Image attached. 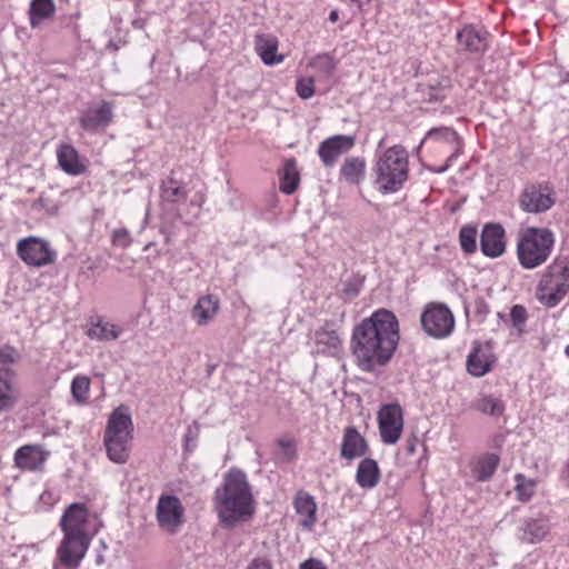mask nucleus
I'll use <instances>...</instances> for the list:
<instances>
[{
  "label": "nucleus",
  "instance_id": "1",
  "mask_svg": "<svg viewBox=\"0 0 569 569\" xmlns=\"http://www.w3.org/2000/svg\"><path fill=\"white\" fill-rule=\"evenodd\" d=\"M400 340L399 321L393 312L378 309L352 330L350 349L356 366L375 372L392 359Z\"/></svg>",
  "mask_w": 569,
  "mask_h": 569
},
{
  "label": "nucleus",
  "instance_id": "2",
  "mask_svg": "<svg viewBox=\"0 0 569 569\" xmlns=\"http://www.w3.org/2000/svg\"><path fill=\"white\" fill-rule=\"evenodd\" d=\"M254 499L247 475L237 468L230 469L213 495V507L222 527L232 528L254 511Z\"/></svg>",
  "mask_w": 569,
  "mask_h": 569
},
{
  "label": "nucleus",
  "instance_id": "3",
  "mask_svg": "<svg viewBox=\"0 0 569 569\" xmlns=\"http://www.w3.org/2000/svg\"><path fill=\"white\" fill-rule=\"evenodd\" d=\"M88 508L84 503H71L63 512L60 527L63 538L57 548L53 569H78L92 540L87 532Z\"/></svg>",
  "mask_w": 569,
  "mask_h": 569
},
{
  "label": "nucleus",
  "instance_id": "4",
  "mask_svg": "<svg viewBox=\"0 0 569 569\" xmlns=\"http://www.w3.org/2000/svg\"><path fill=\"white\" fill-rule=\"evenodd\" d=\"M373 186L381 194L400 191L409 178V154L401 144H395L376 154L372 167Z\"/></svg>",
  "mask_w": 569,
  "mask_h": 569
},
{
  "label": "nucleus",
  "instance_id": "5",
  "mask_svg": "<svg viewBox=\"0 0 569 569\" xmlns=\"http://www.w3.org/2000/svg\"><path fill=\"white\" fill-rule=\"evenodd\" d=\"M132 439L131 416L128 408L120 406L110 413L106 425L103 445L107 457L114 463H126L130 457Z\"/></svg>",
  "mask_w": 569,
  "mask_h": 569
},
{
  "label": "nucleus",
  "instance_id": "6",
  "mask_svg": "<svg viewBox=\"0 0 569 569\" xmlns=\"http://www.w3.org/2000/svg\"><path fill=\"white\" fill-rule=\"evenodd\" d=\"M555 244V236L547 228L530 227L526 229L517 243V257L525 269H535L543 264L550 257Z\"/></svg>",
  "mask_w": 569,
  "mask_h": 569
},
{
  "label": "nucleus",
  "instance_id": "7",
  "mask_svg": "<svg viewBox=\"0 0 569 569\" xmlns=\"http://www.w3.org/2000/svg\"><path fill=\"white\" fill-rule=\"evenodd\" d=\"M569 291V266L565 261H555L538 287L539 300L547 307L557 306Z\"/></svg>",
  "mask_w": 569,
  "mask_h": 569
},
{
  "label": "nucleus",
  "instance_id": "8",
  "mask_svg": "<svg viewBox=\"0 0 569 569\" xmlns=\"http://www.w3.org/2000/svg\"><path fill=\"white\" fill-rule=\"evenodd\" d=\"M557 200L553 187L548 182L528 183L519 196V207L527 213H542L550 210Z\"/></svg>",
  "mask_w": 569,
  "mask_h": 569
},
{
  "label": "nucleus",
  "instance_id": "9",
  "mask_svg": "<svg viewBox=\"0 0 569 569\" xmlns=\"http://www.w3.org/2000/svg\"><path fill=\"white\" fill-rule=\"evenodd\" d=\"M420 321L425 332L436 339L447 338L455 328V317L451 310L446 305L437 302L426 306Z\"/></svg>",
  "mask_w": 569,
  "mask_h": 569
},
{
  "label": "nucleus",
  "instance_id": "10",
  "mask_svg": "<svg viewBox=\"0 0 569 569\" xmlns=\"http://www.w3.org/2000/svg\"><path fill=\"white\" fill-rule=\"evenodd\" d=\"M186 509L174 495H161L156 506L158 527L168 535L178 533L184 525Z\"/></svg>",
  "mask_w": 569,
  "mask_h": 569
},
{
  "label": "nucleus",
  "instance_id": "11",
  "mask_svg": "<svg viewBox=\"0 0 569 569\" xmlns=\"http://www.w3.org/2000/svg\"><path fill=\"white\" fill-rule=\"evenodd\" d=\"M382 443L396 445L403 432V410L397 402L382 405L377 415Z\"/></svg>",
  "mask_w": 569,
  "mask_h": 569
},
{
  "label": "nucleus",
  "instance_id": "12",
  "mask_svg": "<svg viewBox=\"0 0 569 569\" xmlns=\"http://www.w3.org/2000/svg\"><path fill=\"white\" fill-rule=\"evenodd\" d=\"M355 146V137L337 134L322 141L318 154L326 167H332L337 159Z\"/></svg>",
  "mask_w": 569,
  "mask_h": 569
},
{
  "label": "nucleus",
  "instance_id": "13",
  "mask_svg": "<svg viewBox=\"0 0 569 569\" xmlns=\"http://www.w3.org/2000/svg\"><path fill=\"white\" fill-rule=\"evenodd\" d=\"M481 252L489 258L500 257L506 250L505 229L499 223H487L480 236Z\"/></svg>",
  "mask_w": 569,
  "mask_h": 569
},
{
  "label": "nucleus",
  "instance_id": "14",
  "mask_svg": "<svg viewBox=\"0 0 569 569\" xmlns=\"http://www.w3.org/2000/svg\"><path fill=\"white\" fill-rule=\"evenodd\" d=\"M369 446L366 439L360 435L356 427L349 426L343 431L340 456L352 461L368 453Z\"/></svg>",
  "mask_w": 569,
  "mask_h": 569
},
{
  "label": "nucleus",
  "instance_id": "15",
  "mask_svg": "<svg viewBox=\"0 0 569 569\" xmlns=\"http://www.w3.org/2000/svg\"><path fill=\"white\" fill-rule=\"evenodd\" d=\"M113 117L112 106L107 101H102L99 106L90 107L84 110L79 122L86 130H96L109 126Z\"/></svg>",
  "mask_w": 569,
  "mask_h": 569
},
{
  "label": "nucleus",
  "instance_id": "16",
  "mask_svg": "<svg viewBox=\"0 0 569 569\" xmlns=\"http://www.w3.org/2000/svg\"><path fill=\"white\" fill-rule=\"evenodd\" d=\"M59 167L69 176H81L87 169V161L81 159L77 149L71 144H60L57 149Z\"/></svg>",
  "mask_w": 569,
  "mask_h": 569
},
{
  "label": "nucleus",
  "instance_id": "17",
  "mask_svg": "<svg viewBox=\"0 0 569 569\" xmlns=\"http://www.w3.org/2000/svg\"><path fill=\"white\" fill-rule=\"evenodd\" d=\"M293 508L300 516L299 525L305 530H312L317 522V503L307 491H299L293 499Z\"/></svg>",
  "mask_w": 569,
  "mask_h": 569
},
{
  "label": "nucleus",
  "instance_id": "18",
  "mask_svg": "<svg viewBox=\"0 0 569 569\" xmlns=\"http://www.w3.org/2000/svg\"><path fill=\"white\" fill-rule=\"evenodd\" d=\"M122 332L123 328L121 326L107 321L100 316L91 317L87 329V336L97 341L117 340Z\"/></svg>",
  "mask_w": 569,
  "mask_h": 569
},
{
  "label": "nucleus",
  "instance_id": "19",
  "mask_svg": "<svg viewBox=\"0 0 569 569\" xmlns=\"http://www.w3.org/2000/svg\"><path fill=\"white\" fill-rule=\"evenodd\" d=\"M219 308V298L214 295H206L197 300L191 310V317L198 326H206L217 316Z\"/></svg>",
  "mask_w": 569,
  "mask_h": 569
},
{
  "label": "nucleus",
  "instance_id": "20",
  "mask_svg": "<svg viewBox=\"0 0 569 569\" xmlns=\"http://www.w3.org/2000/svg\"><path fill=\"white\" fill-rule=\"evenodd\" d=\"M278 39L271 34L256 37L254 48L264 64L274 66L283 61V54L278 53Z\"/></svg>",
  "mask_w": 569,
  "mask_h": 569
},
{
  "label": "nucleus",
  "instance_id": "21",
  "mask_svg": "<svg viewBox=\"0 0 569 569\" xmlns=\"http://www.w3.org/2000/svg\"><path fill=\"white\" fill-rule=\"evenodd\" d=\"M488 33L481 29H477L473 26H466L457 33V40L460 47L470 52L485 51L488 41Z\"/></svg>",
  "mask_w": 569,
  "mask_h": 569
},
{
  "label": "nucleus",
  "instance_id": "22",
  "mask_svg": "<svg viewBox=\"0 0 569 569\" xmlns=\"http://www.w3.org/2000/svg\"><path fill=\"white\" fill-rule=\"evenodd\" d=\"M381 478L378 462L371 458L362 459L357 468L356 482L362 489L370 490L377 487Z\"/></svg>",
  "mask_w": 569,
  "mask_h": 569
},
{
  "label": "nucleus",
  "instance_id": "23",
  "mask_svg": "<svg viewBox=\"0 0 569 569\" xmlns=\"http://www.w3.org/2000/svg\"><path fill=\"white\" fill-rule=\"evenodd\" d=\"M522 540L529 543H536L546 538L550 531L549 518L545 515H539L537 518H528L523 521Z\"/></svg>",
  "mask_w": 569,
  "mask_h": 569
},
{
  "label": "nucleus",
  "instance_id": "24",
  "mask_svg": "<svg viewBox=\"0 0 569 569\" xmlns=\"http://www.w3.org/2000/svg\"><path fill=\"white\" fill-rule=\"evenodd\" d=\"M493 363L492 356L488 350L477 347L467 359V370L475 377H482L491 370Z\"/></svg>",
  "mask_w": 569,
  "mask_h": 569
},
{
  "label": "nucleus",
  "instance_id": "25",
  "mask_svg": "<svg viewBox=\"0 0 569 569\" xmlns=\"http://www.w3.org/2000/svg\"><path fill=\"white\" fill-rule=\"evenodd\" d=\"M316 345L321 352L336 353L341 348V338L339 332L331 325L326 323L315 333Z\"/></svg>",
  "mask_w": 569,
  "mask_h": 569
},
{
  "label": "nucleus",
  "instance_id": "26",
  "mask_svg": "<svg viewBox=\"0 0 569 569\" xmlns=\"http://www.w3.org/2000/svg\"><path fill=\"white\" fill-rule=\"evenodd\" d=\"M341 178L351 184H359L366 176V161L361 157H348L340 168Z\"/></svg>",
  "mask_w": 569,
  "mask_h": 569
},
{
  "label": "nucleus",
  "instance_id": "27",
  "mask_svg": "<svg viewBox=\"0 0 569 569\" xmlns=\"http://www.w3.org/2000/svg\"><path fill=\"white\" fill-rule=\"evenodd\" d=\"M472 408L483 415L499 418L505 413L506 405L499 397L483 395L472 402Z\"/></svg>",
  "mask_w": 569,
  "mask_h": 569
},
{
  "label": "nucleus",
  "instance_id": "28",
  "mask_svg": "<svg viewBox=\"0 0 569 569\" xmlns=\"http://www.w3.org/2000/svg\"><path fill=\"white\" fill-rule=\"evenodd\" d=\"M499 457L496 453H486L476 462L472 473L478 481H488L497 470Z\"/></svg>",
  "mask_w": 569,
  "mask_h": 569
},
{
  "label": "nucleus",
  "instance_id": "29",
  "mask_svg": "<svg viewBox=\"0 0 569 569\" xmlns=\"http://www.w3.org/2000/svg\"><path fill=\"white\" fill-rule=\"evenodd\" d=\"M187 198L186 189L174 179L168 178L161 184V199L166 202L178 203Z\"/></svg>",
  "mask_w": 569,
  "mask_h": 569
},
{
  "label": "nucleus",
  "instance_id": "30",
  "mask_svg": "<svg viewBox=\"0 0 569 569\" xmlns=\"http://www.w3.org/2000/svg\"><path fill=\"white\" fill-rule=\"evenodd\" d=\"M298 183L299 176L296 163L293 160L287 161L280 177V190L286 194H291L296 191Z\"/></svg>",
  "mask_w": 569,
  "mask_h": 569
},
{
  "label": "nucleus",
  "instance_id": "31",
  "mask_svg": "<svg viewBox=\"0 0 569 569\" xmlns=\"http://www.w3.org/2000/svg\"><path fill=\"white\" fill-rule=\"evenodd\" d=\"M515 491L518 500L522 502L529 501L537 490V481L526 477L522 473H517L515 476Z\"/></svg>",
  "mask_w": 569,
  "mask_h": 569
},
{
  "label": "nucleus",
  "instance_id": "32",
  "mask_svg": "<svg viewBox=\"0 0 569 569\" xmlns=\"http://www.w3.org/2000/svg\"><path fill=\"white\" fill-rule=\"evenodd\" d=\"M14 463L20 469H36V445H26L14 453Z\"/></svg>",
  "mask_w": 569,
  "mask_h": 569
},
{
  "label": "nucleus",
  "instance_id": "33",
  "mask_svg": "<svg viewBox=\"0 0 569 569\" xmlns=\"http://www.w3.org/2000/svg\"><path fill=\"white\" fill-rule=\"evenodd\" d=\"M18 257L29 266H36V236L21 239L17 244Z\"/></svg>",
  "mask_w": 569,
  "mask_h": 569
},
{
  "label": "nucleus",
  "instance_id": "34",
  "mask_svg": "<svg viewBox=\"0 0 569 569\" xmlns=\"http://www.w3.org/2000/svg\"><path fill=\"white\" fill-rule=\"evenodd\" d=\"M90 379L87 376H76L71 382V395L76 402L84 403L88 400Z\"/></svg>",
  "mask_w": 569,
  "mask_h": 569
},
{
  "label": "nucleus",
  "instance_id": "35",
  "mask_svg": "<svg viewBox=\"0 0 569 569\" xmlns=\"http://www.w3.org/2000/svg\"><path fill=\"white\" fill-rule=\"evenodd\" d=\"M459 243L461 249L470 254L477 250V229L471 226H463L459 231Z\"/></svg>",
  "mask_w": 569,
  "mask_h": 569
},
{
  "label": "nucleus",
  "instance_id": "36",
  "mask_svg": "<svg viewBox=\"0 0 569 569\" xmlns=\"http://www.w3.org/2000/svg\"><path fill=\"white\" fill-rule=\"evenodd\" d=\"M310 66L323 78L331 77L336 69L333 59L328 54H319L315 57L310 62Z\"/></svg>",
  "mask_w": 569,
  "mask_h": 569
},
{
  "label": "nucleus",
  "instance_id": "37",
  "mask_svg": "<svg viewBox=\"0 0 569 569\" xmlns=\"http://www.w3.org/2000/svg\"><path fill=\"white\" fill-rule=\"evenodd\" d=\"M57 259V252L49 242L38 238V267L53 263Z\"/></svg>",
  "mask_w": 569,
  "mask_h": 569
},
{
  "label": "nucleus",
  "instance_id": "38",
  "mask_svg": "<svg viewBox=\"0 0 569 569\" xmlns=\"http://www.w3.org/2000/svg\"><path fill=\"white\" fill-rule=\"evenodd\" d=\"M425 139H432L437 141H446L449 143H453L458 140L457 132L450 128H432L429 130L425 137Z\"/></svg>",
  "mask_w": 569,
  "mask_h": 569
},
{
  "label": "nucleus",
  "instance_id": "39",
  "mask_svg": "<svg viewBox=\"0 0 569 569\" xmlns=\"http://www.w3.org/2000/svg\"><path fill=\"white\" fill-rule=\"evenodd\" d=\"M296 92L302 99H310L315 94V80L312 77L299 78L296 82Z\"/></svg>",
  "mask_w": 569,
  "mask_h": 569
},
{
  "label": "nucleus",
  "instance_id": "40",
  "mask_svg": "<svg viewBox=\"0 0 569 569\" xmlns=\"http://www.w3.org/2000/svg\"><path fill=\"white\" fill-rule=\"evenodd\" d=\"M12 405L11 386L7 379L0 376V411L9 409Z\"/></svg>",
  "mask_w": 569,
  "mask_h": 569
},
{
  "label": "nucleus",
  "instance_id": "41",
  "mask_svg": "<svg viewBox=\"0 0 569 569\" xmlns=\"http://www.w3.org/2000/svg\"><path fill=\"white\" fill-rule=\"evenodd\" d=\"M54 12L53 0H38V21L52 18Z\"/></svg>",
  "mask_w": 569,
  "mask_h": 569
},
{
  "label": "nucleus",
  "instance_id": "42",
  "mask_svg": "<svg viewBox=\"0 0 569 569\" xmlns=\"http://www.w3.org/2000/svg\"><path fill=\"white\" fill-rule=\"evenodd\" d=\"M510 318H511L512 325L515 327L522 326L527 321V318H528L526 308L521 305H515L511 308Z\"/></svg>",
  "mask_w": 569,
  "mask_h": 569
},
{
  "label": "nucleus",
  "instance_id": "43",
  "mask_svg": "<svg viewBox=\"0 0 569 569\" xmlns=\"http://www.w3.org/2000/svg\"><path fill=\"white\" fill-rule=\"evenodd\" d=\"M112 242L113 244L122 248H127L131 243V238L127 229H116L112 232Z\"/></svg>",
  "mask_w": 569,
  "mask_h": 569
},
{
  "label": "nucleus",
  "instance_id": "44",
  "mask_svg": "<svg viewBox=\"0 0 569 569\" xmlns=\"http://www.w3.org/2000/svg\"><path fill=\"white\" fill-rule=\"evenodd\" d=\"M489 312H490V308L483 299L478 298L475 300L473 313L479 322H483L485 319L487 318V316L489 315Z\"/></svg>",
  "mask_w": 569,
  "mask_h": 569
},
{
  "label": "nucleus",
  "instance_id": "45",
  "mask_svg": "<svg viewBox=\"0 0 569 569\" xmlns=\"http://www.w3.org/2000/svg\"><path fill=\"white\" fill-rule=\"evenodd\" d=\"M19 358L18 351L10 347L6 346L0 348V363H12Z\"/></svg>",
  "mask_w": 569,
  "mask_h": 569
},
{
  "label": "nucleus",
  "instance_id": "46",
  "mask_svg": "<svg viewBox=\"0 0 569 569\" xmlns=\"http://www.w3.org/2000/svg\"><path fill=\"white\" fill-rule=\"evenodd\" d=\"M246 569H272V562L267 556L254 557Z\"/></svg>",
  "mask_w": 569,
  "mask_h": 569
},
{
  "label": "nucleus",
  "instance_id": "47",
  "mask_svg": "<svg viewBox=\"0 0 569 569\" xmlns=\"http://www.w3.org/2000/svg\"><path fill=\"white\" fill-rule=\"evenodd\" d=\"M300 569H326V567L320 560L310 558L300 565Z\"/></svg>",
  "mask_w": 569,
  "mask_h": 569
},
{
  "label": "nucleus",
  "instance_id": "48",
  "mask_svg": "<svg viewBox=\"0 0 569 569\" xmlns=\"http://www.w3.org/2000/svg\"><path fill=\"white\" fill-rule=\"evenodd\" d=\"M40 500L48 507L50 508L51 506H53L56 503V501L58 500V495H56L54 492H51V491H44L41 493L40 496Z\"/></svg>",
  "mask_w": 569,
  "mask_h": 569
},
{
  "label": "nucleus",
  "instance_id": "49",
  "mask_svg": "<svg viewBox=\"0 0 569 569\" xmlns=\"http://www.w3.org/2000/svg\"><path fill=\"white\" fill-rule=\"evenodd\" d=\"M29 20L32 28H36V0H30Z\"/></svg>",
  "mask_w": 569,
  "mask_h": 569
},
{
  "label": "nucleus",
  "instance_id": "50",
  "mask_svg": "<svg viewBox=\"0 0 569 569\" xmlns=\"http://www.w3.org/2000/svg\"><path fill=\"white\" fill-rule=\"evenodd\" d=\"M197 436H198V427L196 426V430L193 431L192 427L190 426L188 428L187 433L184 435L186 443L188 445L190 441H196Z\"/></svg>",
  "mask_w": 569,
  "mask_h": 569
},
{
  "label": "nucleus",
  "instance_id": "51",
  "mask_svg": "<svg viewBox=\"0 0 569 569\" xmlns=\"http://www.w3.org/2000/svg\"><path fill=\"white\" fill-rule=\"evenodd\" d=\"M358 292H359V289H358L356 286L350 284V283H348V284L346 286L345 293H346L347 296H349V297H356V296L358 295Z\"/></svg>",
  "mask_w": 569,
  "mask_h": 569
},
{
  "label": "nucleus",
  "instance_id": "52",
  "mask_svg": "<svg viewBox=\"0 0 569 569\" xmlns=\"http://www.w3.org/2000/svg\"><path fill=\"white\" fill-rule=\"evenodd\" d=\"M343 2L355 4L358 9H361L365 3L369 0H342Z\"/></svg>",
  "mask_w": 569,
  "mask_h": 569
},
{
  "label": "nucleus",
  "instance_id": "53",
  "mask_svg": "<svg viewBox=\"0 0 569 569\" xmlns=\"http://www.w3.org/2000/svg\"><path fill=\"white\" fill-rule=\"evenodd\" d=\"M443 99V94L440 90H436L435 93H431L430 97H429V100L430 101H433V100H442Z\"/></svg>",
  "mask_w": 569,
  "mask_h": 569
},
{
  "label": "nucleus",
  "instance_id": "54",
  "mask_svg": "<svg viewBox=\"0 0 569 569\" xmlns=\"http://www.w3.org/2000/svg\"><path fill=\"white\" fill-rule=\"evenodd\" d=\"M37 455H38V466H39L46 459V457L48 456V452H43L42 450H40L38 448Z\"/></svg>",
  "mask_w": 569,
  "mask_h": 569
},
{
  "label": "nucleus",
  "instance_id": "55",
  "mask_svg": "<svg viewBox=\"0 0 569 569\" xmlns=\"http://www.w3.org/2000/svg\"><path fill=\"white\" fill-rule=\"evenodd\" d=\"M338 19H339L338 11L337 10L331 11L329 14V20L335 23L338 21Z\"/></svg>",
  "mask_w": 569,
  "mask_h": 569
},
{
  "label": "nucleus",
  "instance_id": "56",
  "mask_svg": "<svg viewBox=\"0 0 569 569\" xmlns=\"http://www.w3.org/2000/svg\"><path fill=\"white\" fill-rule=\"evenodd\" d=\"M460 151L457 149L447 160V162H452L459 156Z\"/></svg>",
  "mask_w": 569,
  "mask_h": 569
},
{
  "label": "nucleus",
  "instance_id": "57",
  "mask_svg": "<svg viewBox=\"0 0 569 569\" xmlns=\"http://www.w3.org/2000/svg\"><path fill=\"white\" fill-rule=\"evenodd\" d=\"M407 451L409 453H413L415 452V443H409L408 447H407Z\"/></svg>",
  "mask_w": 569,
  "mask_h": 569
},
{
  "label": "nucleus",
  "instance_id": "58",
  "mask_svg": "<svg viewBox=\"0 0 569 569\" xmlns=\"http://www.w3.org/2000/svg\"><path fill=\"white\" fill-rule=\"evenodd\" d=\"M58 211V208H54L53 211H51V214H54V212Z\"/></svg>",
  "mask_w": 569,
  "mask_h": 569
},
{
  "label": "nucleus",
  "instance_id": "59",
  "mask_svg": "<svg viewBox=\"0 0 569 569\" xmlns=\"http://www.w3.org/2000/svg\"><path fill=\"white\" fill-rule=\"evenodd\" d=\"M58 211V208H54L53 211H51V214H54V212Z\"/></svg>",
  "mask_w": 569,
  "mask_h": 569
},
{
  "label": "nucleus",
  "instance_id": "60",
  "mask_svg": "<svg viewBox=\"0 0 569 569\" xmlns=\"http://www.w3.org/2000/svg\"><path fill=\"white\" fill-rule=\"evenodd\" d=\"M58 211V208H54L53 211H51V214H54V212Z\"/></svg>",
  "mask_w": 569,
  "mask_h": 569
},
{
  "label": "nucleus",
  "instance_id": "61",
  "mask_svg": "<svg viewBox=\"0 0 569 569\" xmlns=\"http://www.w3.org/2000/svg\"><path fill=\"white\" fill-rule=\"evenodd\" d=\"M383 141H385V140H383V139H381V141L379 142V147H381V146H382Z\"/></svg>",
  "mask_w": 569,
  "mask_h": 569
}]
</instances>
